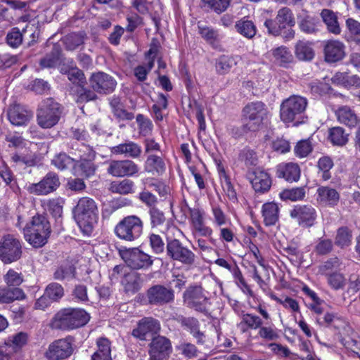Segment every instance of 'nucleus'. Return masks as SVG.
<instances>
[{
  "label": "nucleus",
  "mask_w": 360,
  "mask_h": 360,
  "mask_svg": "<svg viewBox=\"0 0 360 360\" xmlns=\"http://www.w3.org/2000/svg\"><path fill=\"white\" fill-rule=\"evenodd\" d=\"M90 320V315L82 309L65 308L60 310L51 320L54 329L74 330L85 326Z\"/></svg>",
  "instance_id": "obj_1"
},
{
  "label": "nucleus",
  "mask_w": 360,
  "mask_h": 360,
  "mask_svg": "<svg viewBox=\"0 0 360 360\" xmlns=\"http://www.w3.org/2000/svg\"><path fill=\"white\" fill-rule=\"evenodd\" d=\"M26 240L33 247L40 248L47 242L51 229L49 221L44 215L37 214L23 228Z\"/></svg>",
  "instance_id": "obj_2"
},
{
  "label": "nucleus",
  "mask_w": 360,
  "mask_h": 360,
  "mask_svg": "<svg viewBox=\"0 0 360 360\" xmlns=\"http://www.w3.org/2000/svg\"><path fill=\"white\" fill-rule=\"evenodd\" d=\"M72 214L79 226L90 231L98 215L96 202L90 197L80 198L72 210Z\"/></svg>",
  "instance_id": "obj_3"
},
{
  "label": "nucleus",
  "mask_w": 360,
  "mask_h": 360,
  "mask_svg": "<svg viewBox=\"0 0 360 360\" xmlns=\"http://www.w3.org/2000/svg\"><path fill=\"white\" fill-rule=\"evenodd\" d=\"M307 100L300 96H292L281 105L280 117L285 123L293 122L294 125L304 122Z\"/></svg>",
  "instance_id": "obj_4"
},
{
  "label": "nucleus",
  "mask_w": 360,
  "mask_h": 360,
  "mask_svg": "<svg viewBox=\"0 0 360 360\" xmlns=\"http://www.w3.org/2000/svg\"><path fill=\"white\" fill-rule=\"evenodd\" d=\"M245 131H255L259 130L268 120L269 111L266 105L262 101L248 103L243 110Z\"/></svg>",
  "instance_id": "obj_5"
},
{
  "label": "nucleus",
  "mask_w": 360,
  "mask_h": 360,
  "mask_svg": "<svg viewBox=\"0 0 360 360\" xmlns=\"http://www.w3.org/2000/svg\"><path fill=\"white\" fill-rule=\"evenodd\" d=\"M62 114L61 105L52 98L44 99L39 105L37 113L38 124L44 129L55 126Z\"/></svg>",
  "instance_id": "obj_6"
},
{
  "label": "nucleus",
  "mask_w": 360,
  "mask_h": 360,
  "mask_svg": "<svg viewBox=\"0 0 360 360\" xmlns=\"http://www.w3.org/2000/svg\"><path fill=\"white\" fill-rule=\"evenodd\" d=\"M142 220L136 215L124 217L115 226V233L121 240L131 242L137 240L143 233Z\"/></svg>",
  "instance_id": "obj_7"
},
{
  "label": "nucleus",
  "mask_w": 360,
  "mask_h": 360,
  "mask_svg": "<svg viewBox=\"0 0 360 360\" xmlns=\"http://www.w3.org/2000/svg\"><path fill=\"white\" fill-rule=\"evenodd\" d=\"M167 255L174 261L186 266H192L195 261V253L178 239L167 240Z\"/></svg>",
  "instance_id": "obj_8"
},
{
  "label": "nucleus",
  "mask_w": 360,
  "mask_h": 360,
  "mask_svg": "<svg viewBox=\"0 0 360 360\" xmlns=\"http://www.w3.org/2000/svg\"><path fill=\"white\" fill-rule=\"evenodd\" d=\"M183 299L187 307L206 314L208 313V298L202 287L190 286L184 292Z\"/></svg>",
  "instance_id": "obj_9"
},
{
  "label": "nucleus",
  "mask_w": 360,
  "mask_h": 360,
  "mask_svg": "<svg viewBox=\"0 0 360 360\" xmlns=\"http://www.w3.org/2000/svg\"><path fill=\"white\" fill-rule=\"evenodd\" d=\"M22 255V245L14 236H4L0 241V259L6 264L18 260Z\"/></svg>",
  "instance_id": "obj_10"
},
{
  "label": "nucleus",
  "mask_w": 360,
  "mask_h": 360,
  "mask_svg": "<svg viewBox=\"0 0 360 360\" xmlns=\"http://www.w3.org/2000/svg\"><path fill=\"white\" fill-rule=\"evenodd\" d=\"M89 82L90 87L101 95L112 93L117 86V82L112 76L101 71L92 73Z\"/></svg>",
  "instance_id": "obj_11"
},
{
  "label": "nucleus",
  "mask_w": 360,
  "mask_h": 360,
  "mask_svg": "<svg viewBox=\"0 0 360 360\" xmlns=\"http://www.w3.org/2000/svg\"><path fill=\"white\" fill-rule=\"evenodd\" d=\"M73 352V341L71 337L58 339L49 346L45 356L49 360H62L71 356Z\"/></svg>",
  "instance_id": "obj_12"
},
{
  "label": "nucleus",
  "mask_w": 360,
  "mask_h": 360,
  "mask_svg": "<svg viewBox=\"0 0 360 360\" xmlns=\"http://www.w3.org/2000/svg\"><path fill=\"white\" fill-rule=\"evenodd\" d=\"M126 264L133 269L148 268L153 264L150 256L139 248H129L120 252Z\"/></svg>",
  "instance_id": "obj_13"
},
{
  "label": "nucleus",
  "mask_w": 360,
  "mask_h": 360,
  "mask_svg": "<svg viewBox=\"0 0 360 360\" xmlns=\"http://www.w3.org/2000/svg\"><path fill=\"white\" fill-rule=\"evenodd\" d=\"M82 147L84 153L80 155L79 160H76L73 174L88 178L93 176L96 170V166L94 162L96 153L86 146Z\"/></svg>",
  "instance_id": "obj_14"
},
{
  "label": "nucleus",
  "mask_w": 360,
  "mask_h": 360,
  "mask_svg": "<svg viewBox=\"0 0 360 360\" xmlns=\"http://www.w3.org/2000/svg\"><path fill=\"white\" fill-rule=\"evenodd\" d=\"M172 352L171 341L165 336L158 335L149 344V360H168Z\"/></svg>",
  "instance_id": "obj_15"
},
{
  "label": "nucleus",
  "mask_w": 360,
  "mask_h": 360,
  "mask_svg": "<svg viewBox=\"0 0 360 360\" xmlns=\"http://www.w3.org/2000/svg\"><path fill=\"white\" fill-rule=\"evenodd\" d=\"M58 175L53 172H48L38 183L32 184L28 187L30 193L45 195L54 192L60 186Z\"/></svg>",
  "instance_id": "obj_16"
},
{
  "label": "nucleus",
  "mask_w": 360,
  "mask_h": 360,
  "mask_svg": "<svg viewBox=\"0 0 360 360\" xmlns=\"http://www.w3.org/2000/svg\"><path fill=\"white\" fill-rule=\"evenodd\" d=\"M107 172L115 177L133 176L138 174L139 167L130 160H110Z\"/></svg>",
  "instance_id": "obj_17"
},
{
  "label": "nucleus",
  "mask_w": 360,
  "mask_h": 360,
  "mask_svg": "<svg viewBox=\"0 0 360 360\" xmlns=\"http://www.w3.org/2000/svg\"><path fill=\"white\" fill-rule=\"evenodd\" d=\"M290 217L303 227H311L316 221L317 213L311 205H297L290 210Z\"/></svg>",
  "instance_id": "obj_18"
},
{
  "label": "nucleus",
  "mask_w": 360,
  "mask_h": 360,
  "mask_svg": "<svg viewBox=\"0 0 360 360\" xmlns=\"http://www.w3.org/2000/svg\"><path fill=\"white\" fill-rule=\"evenodd\" d=\"M148 303L153 305H163L174 300V290L162 285L150 287L146 293Z\"/></svg>",
  "instance_id": "obj_19"
},
{
  "label": "nucleus",
  "mask_w": 360,
  "mask_h": 360,
  "mask_svg": "<svg viewBox=\"0 0 360 360\" xmlns=\"http://www.w3.org/2000/svg\"><path fill=\"white\" fill-rule=\"evenodd\" d=\"M340 342L349 356L360 358V338L349 326L343 328Z\"/></svg>",
  "instance_id": "obj_20"
},
{
  "label": "nucleus",
  "mask_w": 360,
  "mask_h": 360,
  "mask_svg": "<svg viewBox=\"0 0 360 360\" xmlns=\"http://www.w3.org/2000/svg\"><path fill=\"white\" fill-rule=\"evenodd\" d=\"M160 330V324L158 320L145 317L139 321L137 328L132 331V335L141 340H146L148 336L158 333Z\"/></svg>",
  "instance_id": "obj_21"
},
{
  "label": "nucleus",
  "mask_w": 360,
  "mask_h": 360,
  "mask_svg": "<svg viewBox=\"0 0 360 360\" xmlns=\"http://www.w3.org/2000/svg\"><path fill=\"white\" fill-rule=\"evenodd\" d=\"M252 188L257 193H264L269 190L271 180L267 172L259 168L248 174Z\"/></svg>",
  "instance_id": "obj_22"
},
{
  "label": "nucleus",
  "mask_w": 360,
  "mask_h": 360,
  "mask_svg": "<svg viewBox=\"0 0 360 360\" xmlns=\"http://www.w3.org/2000/svg\"><path fill=\"white\" fill-rule=\"evenodd\" d=\"M32 112L20 104L11 105L8 110V118L15 126L27 124L32 117Z\"/></svg>",
  "instance_id": "obj_23"
},
{
  "label": "nucleus",
  "mask_w": 360,
  "mask_h": 360,
  "mask_svg": "<svg viewBox=\"0 0 360 360\" xmlns=\"http://www.w3.org/2000/svg\"><path fill=\"white\" fill-rule=\"evenodd\" d=\"M267 55L269 59L276 65L288 68L294 61L290 51L285 46H281L270 50Z\"/></svg>",
  "instance_id": "obj_24"
},
{
  "label": "nucleus",
  "mask_w": 360,
  "mask_h": 360,
  "mask_svg": "<svg viewBox=\"0 0 360 360\" xmlns=\"http://www.w3.org/2000/svg\"><path fill=\"white\" fill-rule=\"evenodd\" d=\"M276 176L285 179L287 181H297L300 176V167L293 162L281 163L276 167Z\"/></svg>",
  "instance_id": "obj_25"
},
{
  "label": "nucleus",
  "mask_w": 360,
  "mask_h": 360,
  "mask_svg": "<svg viewBox=\"0 0 360 360\" xmlns=\"http://www.w3.org/2000/svg\"><path fill=\"white\" fill-rule=\"evenodd\" d=\"M144 171L154 176H161L166 171L164 159L157 155L150 154L144 162Z\"/></svg>",
  "instance_id": "obj_26"
},
{
  "label": "nucleus",
  "mask_w": 360,
  "mask_h": 360,
  "mask_svg": "<svg viewBox=\"0 0 360 360\" xmlns=\"http://www.w3.org/2000/svg\"><path fill=\"white\" fill-rule=\"evenodd\" d=\"M319 271L328 280L329 285L335 290L338 289V260L331 258L320 266Z\"/></svg>",
  "instance_id": "obj_27"
},
{
  "label": "nucleus",
  "mask_w": 360,
  "mask_h": 360,
  "mask_svg": "<svg viewBox=\"0 0 360 360\" xmlns=\"http://www.w3.org/2000/svg\"><path fill=\"white\" fill-rule=\"evenodd\" d=\"M111 152L115 155H124L131 158H139L141 154V147L133 141H127L113 146Z\"/></svg>",
  "instance_id": "obj_28"
},
{
  "label": "nucleus",
  "mask_w": 360,
  "mask_h": 360,
  "mask_svg": "<svg viewBox=\"0 0 360 360\" xmlns=\"http://www.w3.org/2000/svg\"><path fill=\"white\" fill-rule=\"evenodd\" d=\"M337 79L335 77L329 79L324 78V82H312L309 84L311 94L315 96H322L324 94H331L334 91L331 87V84L336 85Z\"/></svg>",
  "instance_id": "obj_29"
},
{
  "label": "nucleus",
  "mask_w": 360,
  "mask_h": 360,
  "mask_svg": "<svg viewBox=\"0 0 360 360\" xmlns=\"http://www.w3.org/2000/svg\"><path fill=\"white\" fill-rule=\"evenodd\" d=\"M126 292L134 294L138 292L142 285V280L140 275L135 271L124 273V276L121 281Z\"/></svg>",
  "instance_id": "obj_30"
},
{
  "label": "nucleus",
  "mask_w": 360,
  "mask_h": 360,
  "mask_svg": "<svg viewBox=\"0 0 360 360\" xmlns=\"http://www.w3.org/2000/svg\"><path fill=\"white\" fill-rule=\"evenodd\" d=\"M62 50L60 45L54 44L51 51L39 61L41 68H53L61 62Z\"/></svg>",
  "instance_id": "obj_31"
},
{
  "label": "nucleus",
  "mask_w": 360,
  "mask_h": 360,
  "mask_svg": "<svg viewBox=\"0 0 360 360\" xmlns=\"http://www.w3.org/2000/svg\"><path fill=\"white\" fill-rule=\"evenodd\" d=\"M24 291L20 288H0V304H9L15 300H23Z\"/></svg>",
  "instance_id": "obj_32"
},
{
  "label": "nucleus",
  "mask_w": 360,
  "mask_h": 360,
  "mask_svg": "<svg viewBox=\"0 0 360 360\" xmlns=\"http://www.w3.org/2000/svg\"><path fill=\"white\" fill-rule=\"evenodd\" d=\"M262 217L266 226L275 225L279 218V207L276 203L266 202L262 206Z\"/></svg>",
  "instance_id": "obj_33"
},
{
  "label": "nucleus",
  "mask_w": 360,
  "mask_h": 360,
  "mask_svg": "<svg viewBox=\"0 0 360 360\" xmlns=\"http://www.w3.org/2000/svg\"><path fill=\"white\" fill-rule=\"evenodd\" d=\"M317 200L325 205L335 206L338 202V192L328 186H321L317 189Z\"/></svg>",
  "instance_id": "obj_34"
},
{
  "label": "nucleus",
  "mask_w": 360,
  "mask_h": 360,
  "mask_svg": "<svg viewBox=\"0 0 360 360\" xmlns=\"http://www.w3.org/2000/svg\"><path fill=\"white\" fill-rule=\"evenodd\" d=\"M11 160L18 165L34 167L37 164L38 156L36 153L26 149L22 153L13 154Z\"/></svg>",
  "instance_id": "obj_35"
},
{
  "label": "nucleus",
  "mask_w": 360,
  "mask_h": 360,
  "mask_svg": "<svg viewBox=\"0 0 360 360\" xmlns=\"http://www.w3.org/2000/svg\"><path fill=\"white\" fill-rule=\"evenodd\" d=\"M98 349L91 356L92 360H112L110 341L105 338L98 339Z\"/></svg>",
  "instance_id": "obj_36"
},
{
  "label": "nucleus",
  "mask_w": 360,
  "mask_h": 360,
  "mask_svg": "<svg viewBox=\"0 0 360 360\" xmlns=\"http://www.w3.org/2000/svg\"><path fill=\"white\" fill-rule=\"evenodd\" d=\"M240 58L238 56H221L216 62V70L220 75L228 73L231 69L237 65Z\"/></svg>",
  "instance_id": "obj_37"
},
{
  "label": "nucleus",
  "mask_w": 360,
  "mask_h": 360,
  "mask_svg": "<svg viewBox=\"0 0 360 360\" xmlns=\"http://www.w3.org/2000/svg\"><path fill=\"white\" fill-rule=\"evenodd\" d=\"M262 321L259 316L252 314H243L241 321L238 324V327L243 332L248 330H257L262 326Z\"/></svg>",
  "instance_id": "obj_38"
},
{
  "label": "nucleus",
  "mask_w": 360,
  "mask_h": 360,
  "mask_svg": "<svg viewBox=\"0 0 360 360\" xmlns=\"http://www.w3.org/2000/svg\"><path fill=\"white\" fill-rule=\"evenodd\" d=\"M134 187L133 181L124 179L121 181H112L109 186V191L112 193L128 195L134 193Z\"/></svg>",
  "instance_id": "obj_39"
},
{
  "label": "nucleus",
  "mask_w": 360,
  "mask_h": 360,
  "mask_svg": "<svg viewBox=\"0 0 360 360\" xmlns=\"http://www.w3.org/2000/svg\"><path fill=\"white\" fill-rule=\"evenodd\" d=\"M295 54L297 59L309 61L314 57V51L311 45L304 41H299L295 47Z\"/></svg>",
  "instance_id": "obj_40"
},
{
  "label": "nucleus",
  "mask_w": 360,
  "mask_h": 360,
  "mask_svg": "<svg viewBox=\"0 0 360 360\" xmlns=\"http://www.w3.org/2000/svg\"><path fill=\"white\" fill-rule=\"evenodd\" d=\"M235 27L238 33L248 39L253 38L257 33V28L254 22L245 18L238 20Z\"/></svg>",
  "instance_id": "obj_41"
},
{
  "label": "nucleus",
  "mask_w": 360,
  "mask_h": 360,
  "mask_svg": "<svg viewBox=\"0 0 360 360\" xmlns=\"http://www.w3.org/2000/svg\"><path fill=\"white\" fill-rule=\"evenodd\" d=\"M69 63H70V70L65 72V75L68 76V79L72 84L78 86H85L86 81L83 71L76 67L73 60H70Z\"/></svg>",
  "instance_id": "obj_42"
},
{
  "label": "nucleus",
  "mask_w": 360,
  "mask_h": 360,
  "mask_svg": "<svg viewBox=\"0 0 360 360\" xmlns=\"http://www.w3.org/2000/svg\"><path fill=\"white\" fill-rule=\"evenodd\" d=\"M110 105L114 115L117 118L127 120H131L134 118V114L132 112H129L124 109L120 98L112 97L110 101Z\"/></svg>",
  "instance_id": "obj_43"
},
{
  "label": "nucleus",
  "mask_w": 360,
  "mask_h": 360,
  "mask_svg": "<svg viewBox=\"0 0 360 360\" xmlns=\"http://www.w3.org/2000/svg\"><path fill=\"white\" fill-rule=\"evenodd\" d=\"M321 17L330 32L338 34V16L335 13L329 9H323Z\"/></svg>",
  "instance_id": "obj_44"
},
{
  "label": "nucleus",
  "mask_w": 360,
  "mask_h": 360,
  "mask_svg": "<svg viewBox=\"0 0 360 360\" xmlns=\"http://www.w3.org/2000/svg\"><path fill=\"white\" fill-rule=\"evenodd\" d=\"M339 122L349 127H355L358 122L356 114L347 106L339 108Z\"/></svg>",
  "instance_id": "obj_45"
},
{
  "label": "nucleus",
  "mask_w": 360,
  "mask_h": 360,
  "mask_svg": "<svg viewBox=\"0 0 360 360\" xmlns=\"http://www.w3.org/2000/svg\"><path fill=\"white\" fill-rule=\"evenodd\" d=\"M76 160L65 153H60L52 160V164L60 170H65L70 168L74 171Z\"/></svg>",
  "instance_id": "obj_46"
},
{
  "label": "nucleus",
  "mask_w": 360,
  "mask_h": 360,
  "mask_svg": "<svg viewBox=\"0 0 360 360\" xmlns=\"http://www.w3.org/2000/svg\"><path fill=\"white\" fill-rule=\"evenodd\" d=\"M75 275V268L70 263H66L60 266L53 273L56 280L63 281L72 279Z\"/></svg>",
  "instance_id": "obj_47"
},
{
  "label": "nucleus",
  "mask_w": 360,
  "mask_h": 360,
  "mask_svg": "<svg viewBox=\"0 0 360 360\" xmlns=\"http://www.w3.org/2000/svg\"><path fill=\"white\" fill-rule=\"evenodd\" d=\"M305 194L306 192L304 188L296 187L283 190L280 193V197L283 200L297 201L304 199Z\"/></svg>",
  "instance_id": "obj_48"
},
{
  "label": "nucleus",
  "mask_w": 360,
  "mask_h": 360,
  "mask_svg": "<svg viewBox=\"0 0 360 360\" xmlns=\"http://www.w3.org/2000/svg\"><path fill=\"white\" fill-rule=\"evenodd\" d=\"M276 20L284 29L287 25L292 26L295 24L293 14L291 10L287 7L282 8L278 11Z\"/></svg>",
  "instance_id": "obj_49"
},
{
  "label": "nucleus",
  "mask_w": 360,
  "mask_h": 360,
  "mask_svg": "<svg viewBox=\"0 0 360 360\" xmlns=\"http://www.w3.org/2000/svg\"><path fill=\"white\" fill-rule=\"evenodd\" d=\"M46 296H49L53 302L60 300L64 295L63 287L58 283H51L45 288Z\"/></svg>",
  "instance_id": "obj_50"
},
{
  "label": "nucleus",
  "mask_w": 360,
  "mask_h": 360,
  "mask_svg": "<svg viewBox=\"0 0 360 360\" xmlns=\"http://www.w3.org/2000/svg\"><path fill=\"white\" fill-rule=\"evenodd\" d=\"M80 89L77 91V98L76 102L78 103H87L89 101H94L98 99L97 93L92 89H89L84 86H79Z\"/></svg>",
  "instance_id": "obj_51"
},
{
  "label": "nucleus",
  "mask_w": 360,
  "mask_h": 360,
  "mask_svg": "<svg viewBox=\"0 0 360 360\" xmlns=\"http://www.w3.org/2000/svg\"><path fill=\"white\" fill-rule=\"evenodd\" d=\"M221 186L225 192L226 195L229 198L230 200L236 201L237 200V194L235 191L233 186L231 182L230 178L226 175L224 171L221 174Z\"/></svg>",
  "instance_id": "obj_52"
},
{
  "label": "nucleus",
  "mask_w": 360,
  "mask_h": 360,
  "mask_svg": "<svg viewBox=\"0 0 360 360\" xmlns=\"http://www.w3.org/2000/svg\"><path fill=\"white\" fill-rule=\"evenodd\" d=\"M238 158L247 167L255 166L258 162L257 153L253 150L247 148L240 151Z\"/></svg>",
  "instance_id": "obj_53"
},
{
  "label": "nucleus",
  "mask_w": 360,
  "mask_h": 360,
  "mask_svg": "<svg viewBox=\"0 0 360 360\" xmlns=\"http://www.w3.org/2000/svg\"><path fill=\"white\" fill-rule=\"evenodd\" d=\"M325 60L328 63H335L338 61V41L329 40L326 42L324 48Z\"/></svg>",
  "instance_id": "obj_54"
},
{
  "label": "nucleus",
  "mask_w": 360,
  "mask_h": 360,
  "mask_svg": "<svg viewBox=\"0 0 360 360\" xmlns=\"http://www.w3.org/2000/svg\"><path fill=\"white\" fill-rule=\"evenodd\" d=\"M334 164L332 159L328 156H323L318 161V167L323 172L322 178L324 181L330 179V169L333 168Z\"/></svg>",
  "instance_id": "obj_55"
},
{
  "label": "nucleus",
  "mask_w": 360,
  "mask_h": 360,
  "mask_svg": "<svg viewBox=\"0 0 360 360\" xmlns=\"http://www.w3.org/2000/svg\"><path fill=\"white\" fill-rule=\"evenodd\" d=\"M198 27L200 34L207 43L213 44L216 41H217L219 34L217 30L210 27L202 26L200 22L198 23Z\"/></svg>",
  "instance_id": "obj_56"
},
{
  "label": "nucleus",
  "mask_w": 360,
  "mask_h": 360,
  "mask_svg": "<svg viewBox=\"0 0 360 360\" xmlns=\"http://www.w3.org/2000/svg\"><path fill=\"white\" fill-rule=\"evenodd\" d=\"M25 32V30L21 32L18 28H13L6 37L8 44L13 48L19 46L22 44L23 33Z\"/></svg>",
  "instance_id": "obj_57"
},
{
  "label": "nucleus",
  "mask_w": 360,
  "mask_h": 360,
  "mask_svg": "<svg viewBox=\"0 0 360 360\" xmlns=\"http://www.w3.org/2000/svg\"><path fill=\"white\" fill-rule=\"evenodd\" d=\"M176 349L181 355L189 359L197 356L198 352L197 347L188 342L180 343L176 347Z\"/></svg>",
  "instance_id": "obj_58"
},
{
  "label": "nucleus",
  "mask_w": 360,
  "mask_h": 360,
  "mask_svg": "<svg viewBox=\"0 0 360 360\" xmlns=\"http://www.w3.org/2000/svg\"><path fill=\"white\" fill-rule=\"evenodd\" d=\"M149 214L152 228H158L162 226L166 221L163 212L158 208H150L149 210Z\"/></svg>",
  "instance_id": "obj_59"
},
{
  "label": "nucleus",
  "mask_w": 360,
  "mask_h": 360,
  "mask_svg": "<svg viewBox=\"0 0 360 360\" xmlns=\"http://www.w3.org/2000/svg\"><path fill=\"white\" fill-rule=\"evenodd\" d=\"M212 10L217 13L224 12L230 5L231 0H202Z\"/></svg>",
  "instance_id": "obj_60"
},
{
  "label": "nucleus",
  "mask_w": 360,
  "mask_h": 360,
  "mask_svg": "<svg viewBox=\"0 0 360 360\" xmlns=\"http://www.w3.org/2000/svg\"><path fill=\"white\" fill-rule=\"evenodd\" d=\"M136 120L139 124L140 133L143 136L148 135L153 129L152 122L142 114L137 115Z\"/></svg>",
  "instance_id": "obj_61"
},
{
  "label": "nucleus",
  "mask_w": 360,
  "mask_h": 360,
  "mask_svg": "<svg viewBox=\"0 0 360 360\" xmlns=\"http://www.w3.org/2000/svg\"><path fill=\"white\" fill-rule=\"evenodd\" d=\"M82 44H83V39L79 34L71 33L65 38V47L68 50H75Z\"/></svg>",
  "instance_id": "obj_62"
},
{
  "label": "nucleus",
  "mask_w": 360,
  "mask_h": 360,
  "mask_svg": "<svg viewBox=\"0 0 360 360\" xmlns=\"http://www.w3.org/2000/svg\"><path fill=\"white\" fill-rule=\"evenodd\" d=\"M4 280L6 284L8 285V287L10 288L11 286H18L23 281V278L21 274L13 269H10L8 271V272L4 276Z\"/></svg>",
  "instance_id": "obj_63"
},
{
  "label": "nucleus",
  "mask_w": 360,
  "mask_h": 360,
  "mask_svg": "<svg viewBox=\"0 0 360 360\" xmlns=\"http://www.w3.org/2000/svg\"><path fill=\"white\" fill-rule=\"evenodd\" d=\"M339 84L345 88H350L352 86L360 88V77L357 75L349 76L342 75L339 77Z\"/></svg>",
  "instance_id": "obj_64"
}]
</instances>
